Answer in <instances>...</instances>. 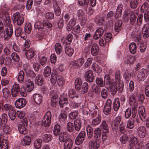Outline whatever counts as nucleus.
<instances>
[{
    "label": "nucleus",
    "instance_id": "f257e3e1",
    "mask_svg": "<svg viewBox=\"0 0 149 149\" xmlns=\"http://www.w3.org/2000/svg\"><path fill=\"white\" fill-rule=\"evenodd\" d=\"M138 92L134 91L132 93H128L127 96L129 98V103L130 105L132 106V108H135L137 107V104L136 102L135 97L137 96Z\"/></svg>",
    "mask_w": 149,
    "mask_h": 149
},
{
    "label": "nucleus",
    "instance_id": "f03ea898",
    "mask_svg": "<svg viewBox=\"0 0 149 149\" xmlns=\"http://www.w3.org/2000/svg\"><path fill=\"white\" fill-rule=\"evenodd\" d=\"M12 20L14 24H16L18 26L21 25L24 21L23 16L20 15L18 12H16L13 15Z\"/></svg>",
    "mask_w": 149,
    "mask_h": 149
},
{
    "label": "nucleus",
    "instance_id": "7ed1b4c3",
    "mask_svg": "<svg viewBox=\"0 0 149 149\" xmlns=\"http://www.w3.org/2000/svg\"><path fill=\"white\" fill-rule=\"evenodd\" d=\"M52 116L51 112L49 111H47L45 113L42 120V125L46 127H49L51 124Z\"/></svg>",
    "mask_w": 149,
    "mask_h": 149
},
{
    "label": "nucleus",
    "instance_id": "20e7f679",
    "mask_svg": "<svg viewBox=\"0 0 149 149\" xmlns=\"http://www.w3.org/2000/svg\"><path fill=\"white\" fill-rule=\"evenodd\" d=\"M52 116L51 112L49 111H47L45 113L42 120V125L46 127H49L51 124Z\"/></svg>",
    "mask_w": 149,
    "mask_h": 149
},
{
    "label": "nucleus",
    "instance_id": "39448f33",
    "mask_svg": "<svg viewBox=\"0 0 149 149\" xmlns=\"http://www.w3.org/2000/svg\"><path fill=\"white\" fill-rule=\"evenodd\" d=\"M52 116L51 112L49 111H47L45 113L42 120V125L46 127H49L51 124Z\"/></svg>",
    "mask_w": 149,
    "mask_h": 149
},
{
    "label": "nucleus",
    "instance_id": "423d86ee",
    "mask_svg": "<svg viewBox=\"0 0 149 149\" xmlns=\"http://www.w3.org/2000/svg\"><path fill=\"white\" fill-rule=\"evenodd\" d=\"M116 82L118 84V91L119 92H122L123 90L124 87L123 83L121 80V75L120 72L119 71H116L115 73Z\"/></svg>",
    "mask_w": 149,
    "mask_h": 149
},
{
    "label": "nucleus",
    "instance_id": "0eeeda50",
    "mask_svg": "<svg viewBox=\"0 0 149 149\" xmlns=\"http://www.w3.org/2000/svg\"><path fill=\"white\" fill-rule=\"evenodd\" d=\"M148 76V71L146 69L143 68L138 72L137 76V79L140 81H144Z\"/></svg>",
    "mask_w": 149,
    "mask_h": 149
},
{
    "label": "nucleus",
    "instance_id": "6e6552de",
    "mask_svg": "<svg viewBox=\"0 0 149 149\" xmlns=\"http://www.w3.org/2000/svg\"><path fill=\"white\" fill-rule=\"evenodd\" d=\"M137 111L135 108H132V111L131 108H128L126 109L125 111V117L126 119H128L130 118L132 115L133 118H134L136 116Z\"/></svg>",
    "mask_w": 149,
    "mask_h": 149
},
{
    "label": "nucleus",
    "instance_id": "1a4fd4ad",
    "mask_svg": "<svg viewBox=\"0 0 149 149\" xmlns=\"http://www.w3.org/2000/svg\"><path fill=\"white\" fill-rule=\"evenodd\" d=\"M85 136L86 132L85 131H81L79 134L78 135L75 139V143L76 144L79 145L82 143L84 141Z\"/></svg>",
    "mask_w": 149,
    "mask_h": 149
},
{
    "label": "nucleus",
    "instance_id": "9d476101",
    "mask_svg": "<svg viewBox=\"0 0 149 149\" xmlns=\"http://www.w3.org/2000/svg\"><path fill=\"white\" fill-rule=\"evenodd\" d=\"M121 119L122 118L120 116H117L115 118L111 123V126L113 129L115 131L118 129V125L120 124Z\"/></svg>",
    "mask_w": 149,
    "mask_h": 149
},
{
    "label": "nucleus",
    "instance_id": "9b49d317",
    "mask_svg": "<svg viewBox=\"0 0 149 149\" xmlns=\"http://www.w3.org/2000/svg\"><path fill=\"white\" fill-rule=\"evenodd\" d=\"M26 100L24 98H19L15 102V104L17 108L21 109L24 107L26 104Z\"/></svg>",
    "mask_w": 149,
    "mask_h": 149
},
{
    "label": "nucleus",
    "instance_id": "f8f14e48",
    "mask_svg": "<svg viewBox=\"0 0 149 149\" xmlns=\"http://www.w3.org/2000/svg\"><path fill=\"white\" fill-rule=\"evenodd\" d=\"M3 136L2 134L0 135V148L1 149H8V141L3 138Z\"/></svg>",
    "mask_w": 149,
    "mask_h": 149
},
{
    "label": "nucleus",
    "instance_id": "ddd939ff",
    "mask_svg": "<svg viewBox=\"0 0 149 149\" xmlns=\"http://www.w3.org/2000/svg\"><path fill=\"white\" fill-rule=\"evenodd\" d=\"M6 31V33L4 36V37L5 39H9L11 37L13 33L12 25L10 24L8 25Z\"/></svg>",
    "mask_w": 149,
    "mask_h": 149
},
{
    "label": "nucleus",
    "instance_id": "4468645a",
    "mask_svg": "<svg viewBox=\"0 0 149 149\" xmlns=\"http://www.w3.org/2000/svg\"><path fill=\"white\" fill-rule=\"evenodd\" d=\"M24 86L26 90L29 92H31L34 88L33 82L30 79H27L25 81Z\"/></svg>",
    "mask_w": 149,
    "mask_h": 149
},
{
    "label": "nucleus",
    "instance_id": "2eb2a0df",
    "mask_svg": "<svg viewBox=\"0 0 149 149\" xmlns=\"http://www.w3.org/2000/svg\"><path fill=\"white\" fill-rule=\"evenodd\" d=\"M20 89V87L18 84H15L13 86L11 92L12 96L14 97H16L19 94Z\"/></svg>",
    "mask_w": 149,
    "mask_h": 149
},
{
    "label": "nucleus",
    "instance_id": "dca6fc26",
    "mask_svg": "<svg viewBox=\"0 0 149 149\" xmlns=\"http://www.w3.org/2000/svg\"><path fill=\"white\" fill-rule=\"evenodd\" d=\"M10 8L9 7H7L6 9H4L3 13V15L2 17L0 15V17L6 23L9 22L11 20L8 11L9 10Z\"/></svg>",
    "mask_w": 149,
    "mask_h": 149
},
{
    "label": "nucleus",
    "instance_id": "f3484780",
    "mask_svg": "<svg viewBox=\"0 0 149 149\" xmlns=\"http://www.w3.org/2000/svg\"><path fill=\"white\" fill-rule=\"evenodd\" d=\"M110 77V76L108 74H106L104 77L105 85L109 87L113 85L114 83H116V82H113V80L111 79Z\"/></svg>",
    "mask_w": 149,
    "mask_h": 149
},
{
    "label": "nucleus",
    "instance_id": "a211bd4d",
    "mask_svg": "<svg viewBox=\"0 0 149 149\" xmlns=\"http://www.w3.org/2000/svg\"><path fill=\"white\" fill-rule=\"evenodd\" d=\"M123 9V5L122 4H119L117 6L116 12L114 15L115 18L117 19L121 17Z\"/></svg>",
    "mask_w": 149,
    "mask_h": 149
},
{
    "label": "nucleus",
    "instance_id": "6ab92c4d",
    "mask_svg": "<svg viewBox=\"0 0 149 149\" xmlns=\"http://www.w3.org/2000/svg\"><path fill=\"white\" fill-rule=\"evenodd\" d=\"M138 112L139 116L141 120L143 121H145L146 117V115L144 107L143 106L140 107Z\"/></svg>",
    "mask_w": 149,
    "mask_h": 149
},
{
    "label": "nucleus",
    "instance_id": "aec40b11",
    "mask_svg": "<svg viewBox=\"0 0 149 149\" xmlns=\"http://www.w3.org/2000/svg\"><path fill=\"white\" fill-rule=\"evenodd\" d=\"M104 32L103 29L101 28H98L96 31L93 38L95 40H98L103 35Z\"/></svg>",
    "mask_w": 149,
    "mask_h": 149
},
{
    "label": "nucleus",
    "instance_id": "412c9836",
    "mask_svg": "<svg viewBox=\"0 0 149 149\" xmlns=\"http://www.w3.org/2000/svg\"><path fill=\"white\" fill-rule=\"evenodd\" d=\"M137 131L139 136L141 138H143L145 137L146 133V129L145 127L142 126L139 127Z\"/></svg>",
    "mask_w": 149,
    "mask_h": 149
},
{
    "label": "nucleus",
    "instance_id": "4be33fe9",
    "mask_svg": "<svg viewBox=\"0 0 149 149\" xmlns=\"http://www.w3.org/2000/svg\"><path fill=\"white\" fill-rule=\"evenodd\" d=\"M93 75L92 71L91 70L87 71L85 73V79L88 82H91L93 80Z\"/></svg>",
    "mask_w": 149,
    "mask_h": 149
},
{
    "label": "nucleus",
    "instance_id": "5701e85b",
    "mask_svg": "<svg viewBox=\"0 0 149 149\" xmlns=\"http://www.w3.org/2000/svg\"><path fill=\"white\" fill-rule=\"evenodd\" d=\"M143 36L144 39L148 38L149 36V24H145L142 29Z\"/></svg>",
    "mask_w": 149,
    "mask_h": 149
},
{
    "label": "nucleus",
    "instance_id": "b1692460",
    "mask_svg": "<svg viewBox=\"0 0 149 149\" xmlns=\"http://www.w3.org/2000/svg\"><path fill=\"white\" fill-rule=\"evenodd\" d=\"M76 22V20L74 18L71 19L67 23L66 26V29L68 31H70L72 29L73 27L75 24Z\"/></svg>",
    "mask_w": 149,
    "mask_h": 149
},
{
    "label": "nucleus",
    "instance_id": "393cba45",
    "mask_svg": "<svg viewBox=\"0 0 149 149\" xmlns=\"http://www.w3.org/2000/svg\"><path fill=\"white\" fill-rule=\"evenodd\" d=\"M33 98L34 102L37 104H40L42 100V96L39 94H34L33 96Z\"/></svg>",
    "mask_w": 149,
    "mask_h": 149
},
{
    "label": "nucleus",
    "instance_id": "a878e982",
    "mask_svg": "<svg viewBox=\"0 0 149 149\" xmlns=\"http://www.w3.org/2000/svg\"><path fill=\"white\" fill-rule=\"evenodd\" d=\"M74 124L75 130L77 131H79L81 127V120L79 118H77L74 121Z\"/></svg>",
    "mask_w": 149,
    "mask_h": 149
},
{
    "label": "nucleus",
    "instance_id": "bb28decb",
    "mask_svg": "<svg viewBox=\"0 0 149 149\" xmlns=\"http://www.w3.org/2000/svg\"><path fill=\"white\" fill-rule=\"evenodd\" d=\"M138 15V12L135 10L132 11L131 13V17L130 19V23L132 25L134 24Z\"/></svg>",
    "mask_w": 149,
    "mask_h": 149
},
{
    "label": "nucleus",
    "instance_id": "cd10ccee",
    "mask_svg": "<svg viewBox=\"0 0 149 149\" xmlns=\"http://www.w3.org/2000/svg\"><path fill=\"white\" fill-rule=\"evenodd\" d=\"M59 103L60 107L62 108L66 106L68 103V101L66 97H61L59 98Z\"/></svg>",
    "mask_w": 149,
    "mask_h": 149
},
{
    "label": "nucleus",
    "instance_id": "c85d7f7f",
    "mask_svg": "<svg viewBox=\"0 0 149 149\" xmlns=\"http://www.w3.org/2000/svg\"><path fill=\"white\" fill-rule=\"evenodd\" d=\"M25 54L27 59L30 60L35 55L33 49H29L26 51Z\"/></svg>",
    "mask_w": 149,
    "mask_h": 149
},
{
    "label": "nucleus",
    "instance_id": "c756f323",
    "mask_svg": "<svg viewBox=\"0 0 149 149\" xmlns=\"http://www.w3.org/2000/svg\"><path fill=\"white\" fill-rule=\"evenodd\" d=\"M101 135V131L99 128H96L94 132V137L95 140L99 141L100 139Z\"/></svg>",
    "mask_w": 149,
    "mask_h": 149
},
{
    "label": "nucleus",
    "instance_id": "7c9ffc66",
    "mask_svg": "<svg viewBox=\"0 0 149 149\" xmlns=\"http://www.w3.org/2000/svg\"><path fill=\"white\" fill-rule=\"evenodd\" d=\"M87 138L89 140L91 139L93 136V129L90 126L88 125L86 127Z\"/></svg>",
    "mask_w": 149,
    "mask_h": 149
},
{
    "label": "nucleus",
    "instance_id": "2f4dec72",
    "mask_svg": "<svg viewBox=\"0 0 149 149\" xmlns=\"http://www.w3.org/2000/svg\"><path fill=\"white\" fill-rule=\"evenodd\" d=\"M35 82L36 84L37 85H42L44 82L42 76L40 75H37L36 77Z\"/></svg>",
    "mask_w": 149,
    "mask_h": 149
},
{
    "label": "nucleus",
    "instance_id": "473e14b6",
    "mask_svg": "<svg viewBox=\"0 0 149 149\" xmlns=\"http://www.w3.org/2000/svg\"><path fill=\"white\" fill-rule=\"evenodd\" d=\"M99 50V48L97 44L96 43L93 44L91 49L92 54L93 56L96 55L98 53Z\"/></svg>",
    "mask_w": 149,
    "mask_h": 149
},
{
    "label": "nucleus",
    "instance_id": "72a5a7b5",
    "mask_svg": "<svg viewBox=\"0 0 149 149\" xmlns=\"http://www.w3.org/2000/svg\"><path fill=\"white\" fill-rule=\"evenodd\" d=\"M100 127L104 133H108L109 131V127L106 122L102 120L100 125Z\"/></svg>",
    "mask_w": 149,
    "mask_h": 149
},
{
    "label": "nucleus",
    "instance_id": "f704fd0d",
    "mask_svg": "<svg viewBox=\"0 0 149 149\" xmlns=\"http://www.w3.org/2000/svg\"><path fill=\"white\" fill-rule=\"evenodd\" d=\"M31 142V138L28 136H26L22 141V144L23 146L29 145Z\"/></svg>",
    "mask_w": 149,
    "mask_h": 149
},
{
    "label": "nucleus",
    "instance_id": "c9c22d12",
    "mask_svg": "<svg viewBox=\"0 0 149 149\" xmlns=\"http://www.w3.org/2000/svg\"><path fill=\"white\" fill-rule=\"evenodd\" d=\"M73 143L71 139H68L65 142L63 149H71L72 147Z\"/></svg>",
    "mask_w": 149,
    "mask_h": 149
},
{
    "label": "nucleus",
    "instance_id": "e433bc0d",
    "mask_svg": "<svg viewBox=\"0 0 149 149\" xmlns=\"http://www.w3.org/2000/svg\"><path fill=\"white\" fill-rule=\"evenodd\" d=\"M120 107V102L119 99L118 98H116L113 102V109L115 111L118 110Z\"/></svg>",
    "mask_w": 149,
    "mask_h": 149
},
{
    "label": "nucleus",
    "instance_id": "4c0bfd02",
    "mask_svg": "<svg viewBox=\"0 0 149 149\" xmlns=\"http://www.w3.org/2000/svg\"><path fill=\"white\" fill-rule=\"evenodd\" d=\"M65 53L69 57L71 56L74 53V49L70 46L65 47Z\"/></svg>",
    "mask_w": 149,
    "mask_h": 149
},
{
    "label": "nucleus",
    "instance_id": "58836bf2",
    "mask_svg": "<svg viewBox=\"0 0 149 149\" xmlns=\"http://www.w3.org/2000/svg\"><path fill=\"white\" fill-rule=\"evenodd\" d=\"M82 83L81 80L80 78L77 77L76 78L74 82V86L77 90H79L80 89Z\"/></svg>",
    "mask_w": 149,
    "mask_h": 149
},
{
    "label": "nucleus",
    "instance_id": "ea45409f",
    "mask_svg": "<svg viewBox=\"0 0 149 149\" xmlns=\"http://www.w3.org/2000/svg\"><path fill=\"white\" fill-rule=\"evenodd\" d=\"M68 95L69 97L70 98L73 99L75 97L78 98L79 97V95L76 94L74 90L71 89H70L68 91Z\"/></svg>",
    "mask_w": 149,
    "mask_h": 149
},
{
    "label": "nucleus",
    "instance_id": "a19ab883",
    "mask_svg": "<svg viewBox=\"0 0 149 149\" xmlns=\"http://www.w3.org/2000/svg\"><path fill=\"white\" fill-rule=\"evenodd\" d=\"M3 109L7 112L8 113L15 110L14 107L12 105L8 104H4V105H3Z\"/></svg>",
    "mask_w": 149,
    "mask_h": 149
},
{
    "label": "nucleus",
    "instance_id": "79ce46f5",
    "mask_svg": "<svg viewBox=\"0 0 149 149\" xmlns=\"http://www.w3.org/2000/svg\"><path fill=\"white\" fill-rule=\"evenodd\" d=\"M135 122L134 119L130 118L127 121V127L129 129H132L134 127Z\"/></svg>",
    "mask_w": 149,
    "mask_h": 149
},
{
    "label": "nucleus",
    "instance_id": "37998d69",
    "mask_svg": "<svg viewBox=\"0 0 149 149\" xmlns=\"http://www.w3.org/2000/svg\"><path fill=\"white\" fill-rule=\"evenodd\" d=\"M42 140L45 142H49L52 139V136L49 134H45L42 136Z\"/></svg>",
    "mask_w": 149,
    "mask_h": 149
},
{
    "label": "nucleus",
    "instance_id": "c03bdc74",
    "mask_svg": "<svg viewBox=\"0 0 149 149\" xmlns=\"http://www.w3.org/2000/svg\"><path fill=\"white\" fill-rule=\"evenodd\" d=\"M129 48L130 52L132 54H135L136 51L137 49L136 44L134 42L131 43L129 46Z\"/></svg>",
    "mask_w": 149,
    "mask_h": 149
},
{
    "label": "nucleus",
    "instance_id": "a18cd8bd",
    "mask_svg": "<svg viewBox=\"0 0 149 149\" xmlns=\"http://www.w3.org/2000/svg\"><path fill=\"white\" fill-rule=\"evenodd\" d=\"M125 62L127 63L131 64L135 60L134 56H127L125 57L124 59Z\"/></svg>",
    "mask_w": 149,
    "mask_h": 149
},
{
    "label": "nucleus",
    "instance_id": "49530a36",
    "mask_svg": "<svg viewBox=\"0 0 149 149\" xmlns=\"http://www.w3.org/2000/svg\"><path fill=\"white\" fill-rule=\"evenodd\" d=\"M67 114L62 111L58 116V120L61 123H64L66 120Z\"/></svg>",
    "mask_w": 149,
    "mask_h": 149
},
{
    "label": "nucleus",
    "instance_id": "de8ad7c7",
    "mask_svg": "<svg viewBox=\"0 0 149 149\" xmlns=\"http://www.w3.org/2000/svg\"><path fill=\"white\" fill-rule=\"evenodd\" d=\"M88 85L86 82L84 83L82 86H81L80 89L81 92L83 93H86L88 90Z\"/></svg>",
    "mask_w": 149,
    "mask_h": 149
},
{
    "label": "nucleus",
    "instance_id": "09e8293b",
    "mask_svg": "<svg viewBox=\"0 0 149 149\" xmlns=\"http://www.w3.org/2000/svg\"><path fill=\"white\" fill-rule=\"evenodd\" d=\"M54 49L57 54H60L61 53L62 51V46L60 43H56L55 45Z\"/></svg>",
    "mask_w": 149,
    "mask_h": 149
},
{
    "label": "nucleus",
    "instance_id": "8fccbe9b",
    "mask_svg": "<svg viewBox=\"0 0 149 149\" xmlns=\"http://www.w3.org/2000/svg\"><path fill=\"white\" fill-rule=\"evenodd\" d=\"M118 84L114 83L113 85L110 87V92L111 94L114 95L117 93L118 90Z\"/></svg>",
    "mask_w": 149,
    "mask_h": 149
},
{
    "label": "nucleus",
    "instance_id": "3c124183",
    "mask_svg": "<svg viewBox=\"0 0 149 149\" xmlns=\"http://www.w3.org/2000/svg\"><path fill=\"white\" fill-rule=\"evenodd\" d=\"M69 139L68 138L65 133L64 132H61L59 134V139L60 141L62 142H65L68 139Z\"/></svg>",
    "mask_w": 149,
    "mask_h": 149
},
{
    "label": "nucleus",
    "instance_id": "603ef678",
    "mask_svg": "<svg viewBox=\"0 0 149 149\" xmlns=\"http://www.w3.org/2000/svg\"><path fill=\"white\" fill-rule=\"evenodd\" d=\"M24 71L23 70L20 71L17 77L18 81L21 83L22 82L24 81Z\"/></svg>",
    "mask_w": 149,
    "mask_h": 149
},
{
    "label": "nucleus",
    "instance_id": "864d4df0",
    "mask_svg": "<svg viewBox=\"0 0 149 149\" xmlns=\"http://www.w3.org/2000/svg\"><path fill=\"white\" fill-rule=\"evenodd\" d=\"M122 22L121 20H118L116 23L115 29L117 32H118L121 29Z\"/></svg>",
    "mask_w": 149,
    "mask_h": 149
},
{
    "label": "nucleus",
    "instance_id": "5fc2aeb1",
    "mask_svg": "<svg viewBox=\"0 0 149 149\" xmlns=\"http://www.w3.org/2000/svg\"><path fill=\"white\" fill-rule=\"evenodd\" d=\"M51 69L49 66L46 67L44 69L43 75L45 77L49 76L51 74Z\"/></svg>",
    "mask_w": 149,
    "mask_h": 149
},
{
    "label": "nucleus",
    "instance_id": "6e6d98bb",
    "mask_svg": "<svg viewBox=\"0 0 149 149\" xmlns=\"http://www.w3.org/2000/svg\"><path fill=\"white\" fill-rule=\"evenodd\" d=\"M12 59L15 62H18L20 60L19 56L15 52H13L11 54Z\"/></svg>",
    "mask_w": 149,
    "mask_h": 149
},
{
    "label": "nucleus",
    "instance_id": "4d7b16f0",
    "mask_svg": "<svg viewBox=\"0 0 149 149\" xmlns=\"http://www.w3.org/2000/svg\"><path fill=\"white\" fill-rule=\"evenodd\" d=\"M58 76L56 74L52 73L50 80L51 83L52 84L54 85L56 83Z\"/></svg>",
    "mask_w": 149,
    "mask_h": 149
},
{
    "label": "nucleus",
    "instance_id": "13d9d810",
    "mask_svg": "<svg viewBox=\"0 0 149 149\" xmlns=\"http://www.w3.org/2000/svg\"><path fill=\"white\" fill-rule=\"evenodd\" d=\"M96 83L97 85L100 87H103L105 85V82L103 81V79L100 77L97 78L96 79Z\"/></svg>",
    "mask_w": 149,
    "mask_h": 149
},
{
    "label": "nucleus",
    "instance_id": "bf43d9fd",
    "mask_svg": "<svg viewBox=\"0 0 149 149\" xmlns=\"http://www.w3.org/2000/svg\"><path fill=\"white\" fill-rule=\"evenodd\" d=\"M34 27L39 30H41L44 28L43 22L40 21L37 22L34 24Z\"/></svg>",
    "mask_w": 149,
    "mask_h": 149
},
{
    "label": "nucleus",
    "instance_id": "052dcab7",
    "mask_svg": "<svg viewBox=\"0 0 149 149\" xmlns=\"http://www.w3.org/2000/svg\"><path fill=\"white\" fill-rule=\"evenodd\" d=\"M66 130L70 132H72L74 130V125L73 123L70 122H68L67 125Z\"/></svg>",
    "mask_w": 149,
    "mask_h": 149
},
{
    "label": "nucleus",
    "instance_id": "680f3d73",
    "mask_svg": "<svg viewBox=\"0 0 149 149\" xmlns=\"http://www.w3.org/2000/svg\"><path fill=\"white\" fill-rule=\"evenodd\" d=\"M73 39V36L71 34H68L66 38L65 39V41L63 43L66 42L68 44H70Z\"/></svg>",
    "mask_w": 149,
    "mask_h": 149
},
{
    "label": "nucleus",
    "instance_id": "e2e57ef3",
    "mask_svg": "<svg viewBox=\"0 0 149 149\" xmlns=\"http://www.w3.org/2000/svg\"><path fill=\"white\" fill-rule=\"evenodd\" d=\"M60 131V126L59 125H56L54 127L53 132L55 136L58 135Z\"/></svg>",
    "mask_w": 149,
    "mask_h": 149
},
{
    "label": "nucleus",
    "instance_id": "0e129e2a",
    "mask_svg": "<svg viewBox=\"0 0 149 149\" xmlns=\"http://www.w3.org/2000/svg\"><path fill=\"white\" fill-rule=\"evenodd\" d=\"M8 115L9 118L11 120H14L15 119L16 116V114L15 110L8 113Z\"/></svg>",
    "mask_w": 149,
    "mask_h": 149
},
{
    "label": "nucleus",
    "instance_id": "69168bd1",
    "mask_svg": "<svg viewBox=\"0 0 149 149\" xmlns=\"http://www.w3.org/2000/svg\"><path fill=\"white\" fill-rule=\"evenodd\" d=\"M57 78L56 82L58 85L59 86H63L65 83V81L63 78L60 76H58Z\"/></svg>",
    "mask_w": 149,
    "mask_h": 149
},
{
    "label": "nucleus",
    "instance_id": "338daca9",
    "mask_svg": "<svg viewBox=\"0 0 149 149\" xmlns=\"http://www.w3.org/2000/svg\"><path fill=\"white\" fill-rule=\"evenodd\" d=\"M26 75L27 76L32 78H34L36 76V74L32 71L30 70H25Z\"/></svg>",
    "mask_w": 149,
    "mask_h": 149
},
{
    "label": "nucleus",
    "instance_id": "774afa93",
    "mask_svg": "<svg viewBox=\"0 0 149 149\" xmlns=\"http://www.w3.org/2000/svg\"><path fill=\"white\" fill-rule=\"evenodd\" d=\"M128 136L127 134H124L120 138V142L123 144H125L127 142Z\"/></svg>",
    "mask_w": 149,
    "mask_h": 149
}]
</instances>
